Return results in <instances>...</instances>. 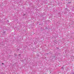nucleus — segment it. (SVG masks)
Segmentation results:
<instances>
[{
	"instance_id": "nucleus-1",
	"label": "nucleus",
	"mask_w": 74,
	"mask_h": 74,
	"mask_svg": "<svg viewBox=\"0 0 74 74\" xmlns=\"http://www.w3.org/2000/svg\"><path fill=\"white\" fill-rule=\"evenodd\" d=\"M48 53H46L45 54L46 55H48Z\"/></svg>"
},
{
	"instance_id": "nucleus-2",
	"label": "nucleus",
	"mask_w": 74,
	"mask_h": 74,
	"mask_svg": "<svg viewBox=\"0 0 74 74\" xmlns=\"http://www.w3.org/2000/svg\"><path fill=\"white\" fill-rule=\"evenodd\" d=\"M2 64H4V63H3Z\"/></svg>"
}]
</instances>
